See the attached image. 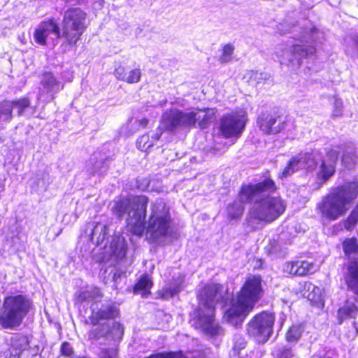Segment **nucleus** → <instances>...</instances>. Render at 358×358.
<instances>
[{"instance_id": "nucleus-4", "label": "nucleus", "mask_w": 358, "mask_h": 358, "mask_svg": "<svg viewBox=\"0 0 358 358\" xmlns=\"http://www.w3.org/2000/svg\"><path fill=\"white\" fill-rule=\"evenodd\" d=\"M263 294L261 277L250 275L238 292L236 300L224 311L223 319L234 327L241 325Z\"/></svg>"}, {"instance_id": "nucleus-1", "label": "nucleus", "mask_w": 358, "mask_h": 358, "mask_svg": "<svg viewBox=\"0 0 358 358\" xmlns=\"http://www.w3.org/2000/svg\"><path fill=\"white\" fill-rule=\"evenodd\" d=\"M149 199L144 195L130 196L115 201L113 213L119 217L127 214L126 220L129 230L138 236H146L152 243H163L171 235L173 220L170 206L162 199L152 202L147 207Z\"/></svg>"}, {"instance_id": "nucleus-36", "label": "nucleus", "mask_w": 358, "mask_h": 358, "mask_svg": "<svg viewBox=\"0 0 358 358\" xmlns=\"http://www.w3.org/2000/svg\"><path fill=\"white\" fill-rule=\"evenodd\" d=\"M141 77V71L139 68H136L132 70H130L127 72L126 77H124V80L129 83H136L140 80Z\"/></svg>"}, {"instance_id": "nucleus-16", "label": "nucleus", "mask_w": 358, "mask_h": 358, "mask_svg": "<svg viewBox=\"0 0 358 358\" xmlns=\"http://www.w3.org/2000/svg\"><path fill=\"white\" fill-rule=\"evenodd\" d=\"M257 124L260 129L266 134H278L286 127L285 120L266 113L259 116Z\"/></svg>"}, {"instance_id": "nucleus-10", "label": "nucleus", "mask_w": 358, "mask_h": 358, "mask_svg": "<svg viewBox=\"0 0 358 358\" xmlns=\"http://www.w3.org/2000/svg\"><path fill=\"white\" fill-rule=\"evenodd\" d=\"M274 322V315L272 313L263 311L250 320L247 324V332L257 342L264 343L271 336Z\"/></svg>"}, {"instance_id": "nucleus-17", "label": "nucleus", "mask_w": 358, "mask_h": 358, "mask_svg": "<svg viewBox=\"0 0 358 358\" xmlns=\"http://www.w3.org/2000/svg\"><path fill=\"white\" fill-rule=\"evenodd\" d=\"M326 150V159L322 161L317 172L318 178L323 182L329 180L334 174L339 154V150L334 148H328Z\"/></svg>"}, {"instance_id": "nucleus-19", "label": "nucleus", "mask_w": 358, "mask_h": 358, "mask_svg": "<svg viewBox=\"0 0 358 358\" xmlns=\"http://www.w3.org/2000/svg\"><path fill=\"white\" fill-rule=\"evenodd\" d=\"M120 314L119 309L111 303L101 304L100 308H92V313L90 317L91 324L96 325L99 321L105 320H113Z\"/></svg>"}, {"instance_id": "nucleus-43", "label": "nucleus", "mask_w": 358, "mask_h": 358, "mask_svg": "<svg viewBox=\"0 0 358 358\" xmlns=\"http://www.w3.org/2000/svg\"><path fill=\"white\" fill-rule=\"evenodd\" d=\"M162 129L160 128H158L156 131L155 132V134H153L151 136V138L152 140H154V143L159 140L160 136H162Z\"/></svg>"}, {"instance_id": "nucleus-12", "label": "nucleus", "mask_w": 358, "mask_h": 358, "mask_svg": "<svg viewBox=\"0 0 358 358\" xmlns=\"http://www.w3.org/2000/svg\"><path fill=\"white\" fill-rule=\"evenodd\" d=\"M124 334V328L119 322H105L92 329L88 334L89 339L96 341L103 339L105 343H118Z\"/></svg>"}, {"instance_id": "nucleus-8", "label": "nucleus", "mask_w": 358, "mask_h": 358, "mask_svg": "<svg viewBox=\"0 0 358 358\" xmlns=\"http://www.w3.org/2000/svg\"><path fill=\"white\" fill-rule=\"evenodd\" d=\"M345 255L348 258L344 279L348 288L358 295V243L355 238L345 239L343 243Z\"/></svg>"}, {"instance_id": "nucleus-14", "label": "nucleus", "mask_w": 358, "mask_h": 358, "mask_svg": "<svg viewBox=\"0 0 358 358\" xmlns=\"http://www.w3.org/2000/svg\"><path fill=\"white\" fill-rule=\"evenodd\" d=\"M320 155L317 150H313L311 152L300 153L292 157L288 165L283 169L280 178H287L299 169L313 171L317 166V160Z\"/></svg>"}, {"instance_id": "nucleus-41", "label": "nucleus", "mask_w": 358, "mask_h": 358, "mask_svg": "<svg viewBox=\"0 0 358 358\" xmlns=\"http://www.w3.org/2000/svg\"><path fill=\"white\" fill-rule=\"evenodd\" d=\"M61 352L63 355H65V356H71L73 352V348L71 346V345L68 343H64L62 345V347H61Z\"/></svg>"}, {"instance_id": "nucleus-34", "label": "nucleus", "mask_w": 358, "mask_h": 358, "mask_svg": "<svg viewBox=\"0 0 358 358\" xmlns=\"http://www.w3.org/2000/svg\"><path fill=\"white\" fill-rule=\"evenodd\" d=\"M234 51V46L231 43L225 44L222 47V52L220 56V62L222 64L227 63L231 60L232 55Z\"/></svg>"}, {"instance_id": "nucleus-47", "label": "nucleus", "mask_w": 358, "mask_h": 358, "mask_svg": "<svg viewBox=\"0 0 358 358\" xmlns=\"http://www.w3.org/2000/svg\"><path fill=\"white\" fill-rule=\"evenodd\" d=\"M317 34V29H313V30H312V36H311V39H312L313 41H314V40H315V39H314V35H315V34Z\"/></svg>"}, {"instance_id": "nucleus-40", "label": "nucleus", "mask_w": 358, "mask_h": 358, "mask_svg": "<svg viewBox=\"0 0 358 358\" xmlns=\"http://www.w3.org/2000/svg\"><path fill=\"white\" fill-rule=\"evenodd\" d=\"M127 74V72L124 66H120L115 70V76L119 80L124 81Z\"/></svg>"}, {"instance_id": "nucleus-24", "label": "nucleus", "mask_w": 358, "mask_h": 358, "mask_svg": "<svg viewBox=\"0 0 358 358\" xmlns=\"http://www.w3.org/2000/svg\"><path fill=\"white\" fill-rule=\"evenodd\" d=\"M245 79L252 87H262L261 85L271 81V76L268 73L251 71L245 76Z\"/></svg>"}, {"instance_id": "nucleus-21", "label": "nucleus", "mask_w": 358, "mask_h": 358, "mask_svg": "<svg viewBox=\"0 0 358 358\" xmlns=\"http://www.w3.org/2000/svg\"><path fill=\"white\" fill-rule=\"evenodd\" d=\"M316 264L306 261L288 262L284 266V271L294 275H305L312 274L317 270Z\"/></svg>"}, {"instance_id": "nucleus-27", "label": "nucleus", "mask_w": 358, "mask_h": 358, "mask_svg": "<svg viewBox=\"0 0 358 358\" xmlns=\"http://www.w3.org/2000/svg\"><path fill=\"white\" fill-rule=\"evenodd\" d=\"M112 254L117 258H122L126 255V247L123 239L119 236L113 237L110 243Z\"/></svg>"}, {"instance_id": "nucleus-39", "label": "nucleus", "mask_w": 358, "mask_h": 358, "mask_svg": "<svg viewBox=\"0 0 358 358\" xmlns=\"http://www.w3.org/2000/svg\"><path fill=\"white\" fill-rule=\"evenodd\" d=\"M358 222V213L352 212L348 217L345 222V228L350 230Z\"/></svg>"}, {"instance_id": "nucleus-22", "label": "nucleus", "mask_w": 358, "mask_h": 358, "mask_svg": "<svg viewBox=\"0 0 358 358\" xmlns=\"http://www.w3.org/2000/svg\"><path fill=\"white\" fill-rule=\"evenodd\" d=\"M338 149L343 151L341 161L343 166L349 169H353L357 160L354 145L352 143L343 144L339 145Z\"/></svg>"}, {"instance_id": "nucleus-31", "label": "nucleus", "mask_w": 358, "mask_h": 358, "mask_svg": "<svg viewBox=\"0 0 358 358\" xmlns=\"http://www.w3.org/2000/svg\"><path fill=\"white\" fill-rule=\"evenodd\" d=\"M110 346L101 348L98 358H117V343H108Z\"/></svg>"}, {"instance_id": "nucleus-15", "label": "nucleus", "mask_w": 358, "mask_h": 358, "mask_svg": "<svg viewBox=\"0 0 358 358\" xmlns=\"http://www.w3.org/2000/svg\"><path fill=\"white\" fill-rule=\"evenodd\" d=\"M194 124L193 118L189 112H182L176 108L166 110L162 115V124L169 131L187 127H192Z\"/></svg>"}, {"instance_id": "nucleus-2", "label": "nucleus", "mask_w": 358, "mask_h": 358, "mask_svg": "<svg viewBox=\"0 0 358 358\" xmlns=\"http://www.w3.org/2000/svg\"><path fill=\"white\" fill-rule=\"evenodd\" d=\"M275 189V184L271 178L242 186L239 192L241 202L254 203L248 217V223L253 229L258 228L261 222H273L284 213L286 208L284 201L279 196L269 195Z\"/></svg>"}, {"instance_id": "nucleus-7", "label": "nucleus", "mask_w": 358, "mask_h": 358, "mask_svg": "<svg viewBox=\"0 0 358 358\" xmlns=\"http://www.w3.org/2000/svg\"><path fill=\"white\" fill-rule=\"evenodd\" d=\"M86 13L79 8L67 10L62 21L63 36L69 44H76L86 29Z\"/></svg>"}, {"instance_id": "nucleus-48", "label": "nucleus", "mask_w": 358, "mask_h": 358, "mask_svg": "<svg viewBox=\"0 0 358 358\" xmlns=\"http://www.w3.org/2000/svg\"><path fill=\"white\" fill-rule=\"evenodd\" d=\"M307 69H308V71H310V67H309V66H307Z\"/></svg>"}, {"instance_id": "nucleus-33", "label": "nucleus", "mask_w": 358, "mask_h": 358, "mask_svg": "<svg viewBox=\"0 0 358 358\" xmlns=\"http://www.w3.org/2000/svg\"><path fill=\"white\" fill-rule=\"evenodd\" d=\"M136 145L141 151H147L154 145V140H152L150 134H143L138 138Z\"/></svg>"}, {"instance_id": "nucleus-26", "label": "nucleus", "mask_w": 358, "mask_h": 358, "mask_svg": "<svg viewBox=\"0 0 358 358\" xmlns=\"http://www.w3.org/2000/svg\"><path fill=\"white\" fill-rule=\"evenodd\" d=\"M152 286V282L147 275H143L136 284L134 292L135 294H141L146 296L150 293V289Z\"/></svg>"}, {"instance_id": "nucleus-44", "label": "nucleus", "mask_w": 358, "mask_h": 358, "mask_svg": "<svg viewBox=\"0 0 358 358\" xmlns=\"http://www.w3.org/2000/svg\"><path fill=\"white\" fill-rule=\"evenodd\" d=\"M122 272L119 271L117 269H115L112 276L113 280L116 283L117 282V280L120 278Z\"/></svg>"}, {"instance_id": "nucleus-37", "label": "nucleus", "mask_w": 358, "mask_h": 358, "mask_svg": "<svg viewBox=\"0 0 358 358\" xmlns=\"http://www.w3.org/2000/svg\"><path fill=\"white\" fill-rule=\"evenodd\" d=\"M41 83L44 87H53L56 83V80L52 73L47 72L42 76Z\"/></svg>"}, {"instance_id": "nucleus-46", "label": "nucleus", "mask_w": 358, "mask_h": 358, "mask_svg": "<svg viewBox=\"0 0 358 358\" xmlns=\"http://www.w3.org/2000/svg\"><path fill=\"white\" fill-rule=\"evenodd\" d=\"M353 42L358 50V36H355V38L353 39Z\"/></svg>"}, {"instance_id": "nucleus-35", "label": "nucleus", "mask_w": 358, "mask_h": 358, "mask_svg": "<svg viewBox=\"0 0 358 358\" xmlns=\"http://www.w3.org/2000/svg\"><path fill=\"white\" fill-rule=\"evenodd\" d=\"M243 210L244 208L243 205L238 202H234L227 207L228 214L231 218H237L240 217L242 215Z\"/></svg>"}, {"instance_id": "nucleus-23", "label": "nucleus", "mask_w": 358, "mask_h": 358, "mask_svg": "<svg viewBox=\"0 0 358 358\" xmlns=\"http://www.w3.org/2000/svg\"><path fill=\"white\" fill-rule=\"evenodd\" d=\"M189 114H191L194 120L192 126L197 123L201 129L207 127L209 123L215 119V113L213 109H208L207 110H196V111L189 112Z\"/></svg>"}, {"instance_id": "nucleus-3", "label": "nucleus", "mask_w": 358, "mask_h": 358, "mask_svg": "<svg viewBox=\"0 0 358 358\" xmlns=\"http://www.w3.org/2000/svg\"><path fill=\"white\" fill-rule=\"evenodd\" d=\"M227 289L222 285L210 283L199 292V308L194 311L192 325L211 336L220 335L222 330L214 321L215 305L227 297Z\"/></svg>"}, {"instance_id": "nucleus-25", "label": "nucleus", "mask_w": 358, "mask_h": 358, "mask_svg": "<svg viewBox=\"0 0 358 358\" xmlns=\"http://www.w3.org/2000/svg\"><path fill=\"white\" fill-rule=\"evenodd\" d=\"M101 297V293L97 287L80 290L76 296L78 302L83 303L86 301L95 300Z\"/></svg>"}, {"instance_id": "nucleus-6", "label": "nucleus", "mask_w": 358, "mask_h": 358, "mask_svg": "<svg viewBox=\"0 0 358 358\" xmlns=\"http://www.w3.org/2000/svg\"><path fill=\"white\" fill-rule=\"evenodd\" d=\"M31 306V301L22 294L5 297L0 312V326L7 329L18 327L28 315Z\"/></svg>"}, {"instance_id": "nucleus-32", "label": "nucleus", "mask_w": 358, "mask_h": 358, "mask_svg": "<svg viewBox=\"0 0 358 358\" xmlns=\"http://www.w3.org/2000/svg\"><path fill=\"white\" fill-rule=\"evenodd\" d=\"M303 331V328L302 326L296 324L292 326L286 334L287 341L289 343L296 342L301 336Z\"/></svg>"}, {"instance_id": "nucleus-38", "label": "nucleus", "mask_w": 358, "mask_h": 358, "mask_svg": "<svg viewBox=\"0 0 358 358\" xmlns=\"http://www.w3.org/2000/svg\"><path fill=\"white\" fill-rule=\"evenodd\" d=\"M343 112V102L341 99L335 98L334 103V110L332 112L333 117H340L342 115Z\"/></svg>"}, {"instance_id": "nucleus-13", "label": "nucleus", "mask_w": 358, "mask_h": 358, "mask_svg": "<svg viewBox=\"0 0 358 358\" xmlns=\"http://www.w3.org/2000/svg\"><path fill=\"white\" fill-rule=\"evenodd\" d=\"M34 41L40 45L55 46L61 37L60 29L54 19L41 22L35 29Z\"/></svg>"}, {"instance_id": "nucleus-20", "label": "nucleus", "mask_w": 358, "mask_h": 358, "mask_svg": "<svg viewBox=\"0 0 358 358\" xmlns=\"http://www.w3.org/2000/svg\"><path fill=\"white\" fill-rule=\"evenodd\" d=\"M85 234L92 243L101 245L108 237V224L103 222L89 223L86 226Z\"/></svg>"}, {"instance_id": "nucleus-45", "label": "nucleus", "mask_w": 358, "mask_h": 358, "mask_svg": "<svg viewBox=\"0 0 358 358\" xmlns=\"http://www.w3.org/2000/svg\"><path fill=\"white\" fill-rule=\"evenodd\" d=\"M139 124L142 127H145L148 124V120L146 118H143L139 121Z\"/></svg>"}, {"instance_id": "nucleus-28", "label": "nucleus", "mask_w": 358, "mask_h": 358, "mask_svg": "<svg viewBox=\"0 0 358 358\" xmlns=\"http://www.w3.org/2000/svg\"><path fill=\"white\" fill-rule=\"evenodd\" d=\"M358 313V308L352 303H348L343 307L339 308L338 315L341 320L340 322L346 317H355Z\"/></svg>"}, {"instance_id": "nucleus-5", "label": "nucleus", "mask_w": 358, "mask_h": 358, "mask_svg": "<svg viewBox=\"0 0 358 358\" xmlns=\"http://www.w3.org/2000/svg\"><path fill=\"white\" fill-rule=\"evenodd\" d=\"M358 195V182H349L334 189L317 204L321 216L334 221L343 216Z\"/></svg>"}, {"instance_id": "nucleus-30", "label": "nucleus", "mask_w": 358, "mask_h": 358, "mask_svg": "<svg viewBox=\"0 0 358 358\" xmlns=\"http://www.w3.org/2000/svg\"><path fill=\"white\" fill-rule=\"evenodd\" d=\"M303 288L305 290L310 292L306 295L308 300L316 302L320 299L321 289L318 287L310 282H306Z\"/></svg>"}, {"instance_id": "nucleus-9", "label": "nucleus", "mask_w": 358, "mask_h": 358, "mask_svg": "<svg viewBox=\"0 0 358 358\" xmlns=\"http://www.w3.org/2000/svg\"><path fill=\"white\" fill-rule=\"evenodd\" d=\"M315 52L314 46L306 44H294L291 47L280 44L276 47L275 54L282 65L301 66L302 59L313 55Z\"/></svg>"}, {"instance_id": "nucleus-29", "label": "nucleus", "mask_w": 358, "mask_h": 358, "mask_svg": "<svg viewBox=\"0 0 358 358\" xmlns=\"http://www.w3.org/2000/svg\"><path fill=\"white\" fill-rule=\"evenodd\" d=\"M95 157L90 159V162L93 165L92 168H89L88 171L91 175L102 176L105 174L108 169V164L106 161L99 160L94 162Z\"/></svg>"}, {"instance_id": "nucleus-18", "label": "nucleus", "mask_w": 358, "mask_h": 358, "mask_svg": "<svg viewBox=\"0 0 358 358\" xmlns=\"http://www.w3.org/2000/svg\"><path fill=\"white\" fill-rule=\"evenodd\" d=\"M29 106L27 99H21L17 101H4L0 103V123L8 122L13 117V110L16 108L18 114L21 115L24 110Z\"/></svg>"}, {"instance_id": "nucleus-11", "label": "nucleus", "mask_w": 358, "mask_h": 358, "mask_svg": "<svg viewBox=\"0 0 358 358\" xmlns=\"http://www.w3.org/2000/svg\"><path fill=\"white\" fill-rule=\"evenodd\" d=\"M247 113L244 110L233 111L221 119L220 130L227 138H239L248 122Z\"/></svg>"}, {"instance_id": "nucleus-42", "label": "nucleus", "mask_w": 358, "mask_h": 358, "mask_svg": "<svg viewBox=\"0 0 358 358\" xmlns=\"http://www.w3.org/2000/svg\"><path fill=\"white\" fill-rule=\"evenodd\" d=\"M166 289V294L169 295V296H173L175 294H176L180 291V286L176 285V286H169L165 288Z\"/></svg>"}]
</instances>
